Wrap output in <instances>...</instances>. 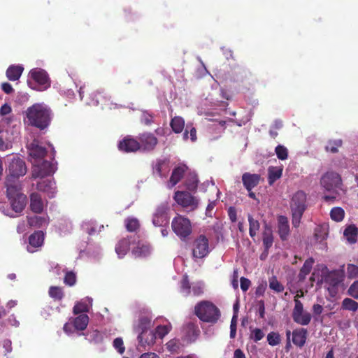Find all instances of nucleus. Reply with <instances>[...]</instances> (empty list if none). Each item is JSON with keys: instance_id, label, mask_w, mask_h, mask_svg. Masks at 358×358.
Listing matches in <instances>:
<instances>
[{"instance_id": "f257e3e1", "label": "nucleus", "mask_w": 358, "mask_h": 358, "mask_svg": "<svg viewBox=\"0 0 358 358\" xmlns=\"http://www.w3.org/2000/svg\"><path fill=\"white\" fill-rule=\"evenodd\" d=\"M26 117L29 125L43 130L50 124L52 110L43 103H34L27 109Z\"/></svg>"}, {"instance_id": "f03ea898", "label": "nucleus", "mask_w": 358, "mask_h": 358, "mask_svg": "<svg viewBox=\"0 0 358 358\" xmlns=\"http://www.w3.org/2000/svg\"><path fill=\"white\" fill-rule=\"evenodd\" d=\"M292 213V224L293 227L298 228L301 223L302 216L306 210L307 194L302 190L295 192L289 202Z\"/></svg>"}, {"instance_id": "7ed1b4c3", "label": "nucleus", "mask_w": 358, "mask_h": 358, "mask_svg": "<svg viewBox=\"0 0 358 358\" xmlns=\"http://www.w3.org/2000/svg\"><path fill=\"white\" fill-rule=\"evenodd\" d=\"M194 313L202 322L215 324L220 317L219 308L209 301H202L194 307Z\"/></svg>"}, {"instance_id": "20e7f679", "label": "nucleus", "mask_w": 358, "mask_h": 358, "mask_svg": "<svg viewBox=\"0 0 358 358\" xmlns=\"http://www.w3.org/2000/svg\"><path fill=\"white\" fill-rule=\"evenodd\" d=\"M173 231L181 239L187 238L192 231V224L188 218L178 215L171 222Z\"/></svg>"}, {"instance_id": "39448f33", "label": "nucleus", "mask_w": 358, "mask_h": 358, "mask_svg": "<svg viewBox=\"0 0 358 358\" xmlns=\"http://www.w3.org/2000/svg\"><path fill=\"white\" fill-rule=\"evenodd\" d=\"M345 265H342L340 269L329 271L324 275V282L329 285L328 291L331 296L338 293L339 285L343 282L345 278Z\"/></svg>"}, {"instance_id": "423d86ee", "label": "nucleus", "mask_w": 358, "mask_h": 358, "mask_svg": "<svg viewBox=\"0 0 358 358\" xmlns=\"http://www.w3.org/2000/svg\"><path fill=\"white\" fill-rule=\"evenodd\" d=\"M174 200L186 211H194L198 208L199 200L186 191H177L174 194Z\"/></svg>"}, {"instance_id": "0eeeda50", "label": "nucleus", "mask_w": 358, "mask_h": 358, "mask_svg": "<svg viewBox=\"0 0 358 358\" xmlns=\"http://www.w3.org/2000/svg\"><path fill=\"white\" fill-rule=\"evenodd\" d=\"M29 78L38 85L37 90L43 91L51 85V80L48 73L43 69L34 68L29 73Z\"/></svg>"}, {"instance_id": "6e6552de", "label": "nucleus", "mask_w": 358, "mask_h": 358, "mask_svg": "<svg viewBox=\"0 0 358 358\" xmlns=\"http://www.w3.org/2000/svg\"><path fill=\"white\" fill-rule=\"evenodd\" d=\"M320 184L327 191H334L336 189L341 188L342 179L338 173L328 171L322 176Z\"/></svg>"}, {"instance_id": "1a4fd4ad", "label": "nucleus", "mask_w": 358, "mask_h": 358, "mask_svg": "<svg viewBox=\"0 0 358 358\" xmlns=\"http://www.w3.org/2000/svg\"><path fill=\"white\" fill-rule=\"evenodd\" d=\"M210 252L209 241L206 236L199 235L193 242L192 255L194 258L201 259Z\"/></svg>"}, {"instance_id": "9d476101", "label": "nucleus", "mask_w": 358, "mask_h": 358, "mask_svg": "<svg viewBox=\"0 0 358 358\" xmlns=\"http://www.w3.org/2000/svg\"><path fill=\"white\" fill-rule=\"evenodd\" d=\"M8 171V173L6 177L20 179V177H22L26 174L27 169L24 161L17 157H13L9 162Z\"/></svg>"}, {"instance_id": "9b49d317", "label": "nucleus", "mask_w": 358, "mask_h": 358, "mask_svg": "<svg viewBox=\"0 0 358 358\" xmlns=\"http://www.w3.org/2000/svg\"><path fill=\"white\" fill-rule=\"evenodd\" d=\"M139 150L143 152L153 151L157 144L158 139L155 135L151 132H143L138 136Z\"/></svg>"}, {"instance_id": "f8f14e48", "label": "nucleus", "mask_w": 358, "mask_h": 358, "mask_svg": "<svg viewBox=\"0 0 358 358\" xmlns=\"http://www.w3.org/2000/svg\"><path fill=\"white\" fill-rule=\"evenodd\" d=\"M200 334L201 331L196 322H189L182 327V340L187 343H194Z\"/></svg>"}, {"instance_id": "ddd939ff", "label": "nucleus", "mask_w": 358, "mask_h": 358, "mask_svg": "<svg viewBox=\"0 0 358 358\" xmlns=\"http://www.w3.org/2000/svg\"><path fill=\"white\" fill-rule=\"evenodd\" d=\"M4 187L6 188V195L7 199L16 196L20 194H24L22 192V182L20 179H15L12 177H6L4 181Z\"/></svg>"}, {"instance_id": "4468645a", "label": "nucleus", "mask_w": 358, "mask_h": 358, "mask_svg": "<svg viewBox=\"0 0 358 358\" xmlns=\"http://www.w3.org/2000/svg\"><path fill=\"white\" fill-rule=\"evenodd\" d=\"M53 173L52 164L48 162L44 161L41 164L35 165L32 170V178H43Z\"/></svg>"}, {"instance_id": "2eb2a0df", "label": "nucleus", "mask_w": 358, "mask_h": 358, "mask_svg": "<svg viewBox=\"0 0 358 358\" xmlns=\"http://www.w3.org/2000/svg\"><path fill=\"white\" fill-rule=\"evenodd\" d=\"M118 149L124 152H135L139 150L138 139L127 136L118 143Z\"/></svg>"}, {"instance_id": "dca6fc26", "label": "nucleus", "mask_w": 358, "mask_h": 358, "mask_svg": "<svg viewBox=\"0 0 358 358\" xmlns=\"http://www.w3.org/2000/svg\"><path fill=\"white\" fill-rule=\"evenodd\" d=\"M167 210L168 208L164 204L157 208L152 218V223L155 226L160 227L168 222Z\"/></svg>"}, {"instance_id": "f3484780", "label": "nucleus", "mask_w": 358, "mask_h": 358, "mask_svg": "<svg viewBox=\"0 0 358 358\" xmlns=\"http://www.w3.org/2000/svg\"><path fill=\"white\" fill-rule=\"evenodd\" d=\"M8 200L11 209L16 213H21L25 208L27 202V198L24 194L10 197Z\"/></svg>"}, {"instance_id": "a211bd4d", "label": "nucleus", "mask_w": 358, "mask_h": 358, "mask_svg": "<svg viewBox=\"0 0 358 358\" xmlns=\"http://www.w3.org/2000/svg\"><path fill=\"white\" fill-rule=\"evenodd\" d=\"M261 180V176L257 173H244L242 175V182L247 190H252L257 187Z\"/></svg>"}, {"instance_id": "6ab92c4d", "label": "nucleus", "mask_w": 358, "mask_h": 358, "mask_svg": "<svg viewBox=\"0 0 358 358\" xmlns=\"http://www.w3.org/2000/svg\"><path fill=\"white\" fill-rule=\"evenodd\" d=\"M278 233L282 241H286L290 233L288 219L285 215L278 217Z\"/></svg>"}, {"instance_id": "aec40b11", "label": "nucleus", "mask_w": 358, "mask_h": 358, "mask_svg": "<svg viewBox=\"0 0 358 358\" xmlns=\"http://www.w3.org/2000/svg\"><path fill=\"white\" fill-rule=\"evenodd\" d=\"M29 156L35 159H41L47 154V150L45 147L41 145L38 141H33L29 148Z\"/></svg>"}, {"instance_id": "412c9836", "label": "nucleus", "mask_w": 358, "mask_h": 358, "mask_svg": "<svg viewBox=\"0 0 358 358\" xmlns=\"http://www.w3.org/2000/svg\"><path fill=\"white\" fill-rule=\"evenodd\" d=\"M291 335L292 336V342L296 346L299 348L304 346L308 336L307 329L304 328L296 329L292 333L291 332Z\"/></svg>"}, {"instance_id": "4be33fe9", "label": "nucleus", "mask_w": 358, "mask_h": 358, "mask_svg": "<svg viewBox=\"0 0 358 358\" xmlns=\"http://www.w3.org/2000/svg\"><path fill=\"white\" fill-rule=\"evenodd\" d=\"M151 327V319L147 316L141 317L138 320L135 331L138 334V338L142 340V337L146 335Z\"/></svg>"}, {"instance_id": "5701e85b", "label": "nucleus", "mask_w": 358, "mask_h": 358, "mask_svg": "<svg viewBox=\"0 0 358 358\" xmlns=\"http://www.w3.org/2000/svg\"><path fill=\"white\" fill-rule=\"evenodd\" d=\"M30 208L32 212L40 214L44 208V203L41 196L36 192L31 193L30 195Z\"/></svg>"}, {"instance_id": "b1692460", "label": "nucleus", "mask_w": 358, "mask_h": 358, "mask_svg": "<svg viewBox=\"0 0 358 358\" xmlns=\"http://www.w3.org/2000/svg\"><path fill=\"white\" fill-rule=\"evenodd\" d=\"M187 169L188 167L185 164H180L173 169L169 179V182L172 187L180 181Z\"/></svg>"}, {"instance_id": "393cba45", "label": "nucleus", "mask_w": 358, "mask_h": 358, "mask_svg": "<svg viewBox=\"0 0 358 358\" xmlns=\"http://www.w3.org/2000/svg\"><path fill=\"white\" fill-rule=\"evenodd\" d=\"M262 241L264 247V252L266 253L265 255L266 256L268 252V250L273 245V231L271 227L267 224H265L264 225V229L262 233Z\"/></svg>"}, {"instance_id": "a878e982", "label": "nucleus", "mask_w": 358, "mask_h": 358, "mask_svg": "<svg viewBox=\"0 0 358 358\" xmlns=\"http://www.w3.org/2000/svg\"><path fill=\"white\" fill-rule=\"evenodd\" d=\"M85 101L88 105L98 106L99 104L103 105L106 103L107 99L102 92L94 91L91 94H89V98L86 99Z\"/></svg>"}, {"instance_id": "bb28decb", "label": "nucleus", "mask_w": 358, "mask_h": 358, "mask_svg": "<svg viewBox=\"0 0 358 358\" xmlns=\"http://www.w3.org/2000/svg\"><path fill=\"white\" fill-rule=\"evenodd\" d=\"M130 239L123 238L118 241L115 246V252L120 258L124 257L130 249Z\"/></svg>"}, {"instance_id": "cd10ccee", "label": "nucleus", "mask_w": 358, "mask_h": 358, "mask_svg": "<svg viewBox=\"0 0 358 358\" xmlns=\"http://www.w3.org/2000/svg\"><path fill=\"white\" fill-rule=\"evenodd\" d=\"M53 184L50 180H43L37 182L36 189L40 192L47 193L50 197H53L55 193Z\"/></svg>"}, {"instance_id": "c85d7f7f", "label": "nucleus", "mask_w": 358, "mask_h": 358, "mask_svg": "<svg viewBox=\"0 0 358 358\" xmlns=\"http://www.w3.org/2000/svg\"><path fill=\"white\" fill-rule=\"evenodd\" d=\"M89 323V317L87 314H80L72 321V324L78 331L85 330Z\"/></svg>"}, {"instance_id": "c756f323", "label": "nucleus", "mask_w": 358, "mask_h": 358, "mask_svg": "<svg viewBox=\"0 0 358 358\" xmlns=\"http://www.w3.org/2000/svg\"><path fill=\"white\" fill-rule=\"evenodd\" d=\"M23 70L24 68L22 66L11 65L6 71V76L8 80L11 81H16L20 78Z\"/></svg>"}, {"instance_id": "7c9ffc66", "label": "nucleus", "mask_w": 358, "mask_h": 358, "mask_svg": "<svg viewBox=\"0 0 358 358\" xmlns=\"http://www.w3.org/2000/svg\"><path fill=\"white\" fill-rule=\"evenodd\" d=\"M151 248L149 244L138 243L136 247L132 250L135 257H145L150 254Z\"/></svg>"}, {"instance_id": "2f4dec72", "label": "nucleus", "mask_w": 358, "mask_h": 358, "mask_svg": "<svg viewBox=\"0 0 358 358\" xmlns=\"http://www.w3.org/2000/svg\"><path fill=\"white\" fill-rule=\"evenodd\" d=\"M314 262L313 257H310L305 261L298 275L299 281L302 282L306 279L307 275L310 273L312 269Z\"/></svg>"}, {"instance_id": "473e14b6", "label": "nucleus", "mask_w": 358, "mask_h": 358, "mask_svg": "<svg viewBox=\"0 0 358 358\" xmlns=\"http://www.w3.org/2000/svg\"><path fill=\"white\" fill-rule=\"evenodd\" d=\"M282 168L279 166H270L268 169V182L272 185L277 180L281 178Z\"/></svg>"}, {"instance_id": "72a5a7b5", "label": "nucleus", "mask_w": 358, "mask_h": 358, "mask_svg": "<svg viewBox=\"0 0 358 358\" xmlns=\"http://www.w3.org/2000/svg\"><path fill=\"white\" fill-rule=\"evenodd\" d=\"M13 138L8 130L0 131V150H6L12 146Z\"/></svg>"}, {"instance_id": "f704fd0d", "label": "nucleus", "mask_w": 358, "mask_h": 358, "mask_svg": "<svg viewBox=\"0 0 358 358\" xmlns=\"http://www.w3.org/2000/svg\"><path fill=\"white\" fill-rule=\"evenodd\" d=\"M343 235L348 243H355L357 240L358 229L355 225H350L345 229Z\"/></svg>"}, {"instance_id": "c9c22d12", "label": "nucleus", "mask_w": 358, "mask_h": 358, "mask_svg": "<svg viewBox=\"0 0 358 358\" xmlns=\"http://www.w3.org/2000/svg\"><path fill=\"white\" fill-rule=\"evenodd\" d=\"M44 241V234L41 231H35L29 237V243L33 248H38L42 245Z\"/></svg>"}, {"instance_id": "e433bc0d", "label": "nucleus", "mask_w": 358, "mask_h": 358, "mask_svg": "<svg viewBox=\"0 0 358 358\" xmlns=\"http://www.w3.org/2000/svg\"><path fill=\"white\" fill-rule=\"evenodd\" d=\"M170 126L174 133L180 134L184 129L185 120L182 117L176 116L171 119Z\"/></svg>"}, {"instance_id": "4c0bfd02", "label": "nucleus", "mask_w": 358, "mask_h": 358, "mask_svg": "<svg viewBox=\"0 0 358 358\" xmlns=\"http://www.w3.org/2000/svg\"><path fill=\"white\" fill-rule=\"evenodd\" d=\"M199 180L195 173H189L185 180V186L191 192H194L197 189Z\"/></svg>"}, {"instance_id": "58836bf2", "label": "nucleus", "mask_w": 358, "mask_h": 358, "mask_svg": "<svg viewBox=\"0 0 358 358\" xmlns=\"http://www.w3.org/2000/svg\"><path fill=\"white\" fill-rule=\"evenodd\" d=\"M156 340V336L155 334L153 331H148L146 335L142 337V340L140 338H138V344L141 347L145 348V347L151 346L155 343Z\"/></svg>"}, {"instance_id": "ea45409f", "label": "nucleus", "mask_w": 358, "mask_h": 358, "mask_svg": "<svg viewBox=\"0 0 358 358\" xmlns=\"http://www.w3.org/2000/svg\"><path fill=\"white\" fill-rule=\"evenodd\" d=\"M293 320L303 326L308 325L311 320V315L308 312H302L301 314L292 315Z\"/></svg>"}, {"instance_id": "a19ab883", "label": "nucleus", "mask_w": 358, "mask_h": 358, "mask_svg": "<svg viewBox=\"0 0 358 358\" xmlns=\"http://www.w3.org/2000/svg\"><path fill=\"white\" fill-rule=\"evenodd\" d=\"M48 294L55 301H61L64 296L62 287L58 286H50L48 290Z\"/></svg>"}, {"instance_id": "79ce46f5", "label": "nucleus", "mask_w": 358, "mask_h": 358, "mask_svg": "<svg viewBox=\"0 0 358 358\" xmlns=\"http://www.w3.org/2000/svg\"><path fill=\"white\" fill-rule=\"evenodd\" d=\"M248 219L249 222V234L252 238H254L259 229L260 224L259 221L255 220L251 215H248Z\"/></svg>"}, {"instance_id": "37998d69", "label": "nucleus", "mask_w": 358, "mask_h": 358, "mask_svg": "<svg viewBox=\"0 0 358 358\" xmlns=\"http://www.w3.org/2000/svg\"><path fill=\"white\" fill-rule=\"evenodd\" d=\"M342 145L343 141L341 139L329 140L325 146V150L334 154L337 153L338 152V148H341Z\"/></svg>"}, {"instance_id": "c03bdc74", "label": "nucleus", "mask_w": 358, "mask_h": 358, "mask_svg": "<svg viewBox=\"0 0 358 358\" xmlns=\"http://www.w3.org/2000/svg\"><path fill=\"white\" fill-rule=\"evenodd\" d=\"M343 310L355 312L358 309V303L350 298H345L341 304Z\"/></svg>"}, {"instance_id": "a18cd8bd", "label": "nucleus", "mask_w": 358, "mask_h": 358, "mask_svg": "<svg viewBox=\"0 0 358 358\" xmlns=\"http://www.w3.org/2000/svg\"><path fill=\"white\" fill-rule=\"evenodd\" d=\"M125 227L128 231H136L140 227V223L138 219L134 217H128L125 220Z\"/></svg>"}, {"instance_id": "49530a36", "label": "nucleus", "mask_w": 358, "mask_h": 358, "mask_svg": "<svg viewBox=\"0 0 358 358\" xmlns=\"http://www.w3.org/2000/svg\"><path fill=\"white\" fill-rule=\"evenodd\" d=\"M269 288L276 293H280L283 292L285 287L284 285L280 282L275 276H273L269 278Z\"/></svg>"}, {"instance_id": "de8ad7c7", "label": "nucleus", "mask_w": 358, "mask_h": 358, "mask_svg": "<svg viewBox=\"0 0 358 358\" xmlns=\"http://www.w3.org/2000/svg\"><path fill=\"white\" fill-rule=\"evenodd\" d=\"M331 218L336 222H341L345 216V211L341 207H334L330 212Z\"/></svg>"}, {"instance_id": "09e8293b", "label": "nucleus", "mask_w": 358, "mask_h": 358, "mask_svg": "<svg viewBox=\"0 0 358 358\" xmlns=\"http://www.w3.org/2000/svg\"><path fill=\"white\" fill-rule=\"evenodd\" d=\"M27 222L30 227H41L45 222V217L34 215L27 217Z\"/></svg>"}, {"instance_id": "8fccbe9b", "label": "nucleus", "mask_w": 358, "mask_h": 358, "mask_svg": "<svg viewBox=\"0 0 358 358\" xmlns=\"http://www.w3.org/2000/svg\"><path fill=\"white\" fill-rule=\"evenodd\" d=\"M166 349L171 352H178L182 347L180 341L177 338H173L168 341L166 344Z\"/></svg>"}, {"instance_id": "3c124183", "label": "nucleus", "mask_w": 358, "mask_h": 358, "mask_svg": "<svg viewBox=\"0 0 358 358\" xmlns=\"http://www.w3.org/2000/svg\"><path fill=\"white\" fill-rule=\"evenodd\" d=\"M189 133L190 135V139L192 142H194L196 141V130L195 127H193L192 124H187L185 130V132L183 133V139L185 141L188 139V134Z\"/></svg>"}, {"instance_id": "603ef678", "label": "nucleus", "mask_w": 358, "mask_h": 358, "mask_svg": "<svg viewBox=\"0 0 358 358\" xmlns=\"http://www.w3.org/2000/svg\"><path fill=\"white\" fill-rule=\"evenodd\" d=\"M171 330V325H159L156 327L155 334L156 337L158 336L160 338H163L166 335H167L169 331Z\"/></svg>"}, {"instance_id": "864d4df0", "label": "nucleus", "mask_w": 358, "mask_h": 358, "mask_svg": "<svg viewBox=\"0 0 358 358\" xmlns=\"http://www.w3.org/2000/svg\"><path fill=\"white\" fill-rule=\"evenodd\" d=\"M267 341L270 345L275 346L280 343V336L277 332L271 331L267 335Z\"/></svg>"}, {"instance_id": "5fc2aeb1", "label": "nucleus", "mask_w": 358, "mask_h": 358, "mask_svg": "<svg viewBox=\"0 0 358 358\" xmlns=\"http://www.w3.org/2000/svg\"><path fill=\"white\" fill-rule=\"evenodd\" d=\"M180 288L182 292H184L186 296L190 294L191 285L187 275H183L182 279L180 281Z\"/></svg>"}, {"instance_id": "6e6d98bb", "label": "nucleus", "mask_w": 358, "mask_h": 358, "mask_svg": "<svg viewBox=\"0 0 358 358\" xmlns=\"http://www.w3.org/2000/svg\"><path fill=\"white\" fill-rule=\"evenodd\" d=\"M88 306L83 302H78L75 304L73 308V313L74 315L82 314L83 313L88 312Z\"/></svg>"}, {"instance_id": "4d7b16f0", "label": "nucleus", "mask_w": 358, "mask_h": 358, "mask_svg": "<svg viewBox=\"0 0 358 358\" xmlns=\"http://www.w3.org/2000/svg\"><path fill=\"white\" fill-rule=\"evenodd\" d=\"M348 278L350 279L358 278V266L353 264H348L347 266Z\"/></svg>"}, {"instance_id": "13d9d810", "label": "nucleus", "mask_w": 358, "mask_h": 358, "mask_svg": "<svg viewBox=\"0 0 358 358\" xmlns=\"http://www.w3.org/2000/svg\"><path fill=\"white\" fill-rule=\"evenodd\" d=\"M76 282V275L73 271H68L66 273L64 283L69 286H73Z\"/></svg>"}, {"instance_id": "bf43d9fd", "label": "nucleus", "mask_w": 358, "mask_h": 358, "mask_svg": "<svg viewBox=\"0 0 358 358\" xmlns=\"http://www.w3.org/2000/svg\"><path fill=\"white\" fill-rule=\"evenodd\" d=\"M275 151L276 155L279 159L285 160L287 158L288 152H287V149L285 146L278 145L275 148Z\"/></svg>"}, {"instance_id": "052dcab7", "label": "nucleus", "mask_w": 358, "mask_h": 358, "mask_svg": "<svg viewBox=\"0 0 358 358\" xmlns=\"http://www.w3.org/2000/svg\"><path fill=\"white\" fill-rule=\"evenodd\" d=\"M264 337V333L261 329L255 328L251 331L250 339H252L254 342H258L262 340Z\"/></svg>"}, {"instance_id": "680f3d73", "label": "nucleus", "mask_w": 358, "mask_h": 358, "mask_svg": "<svg viewBox=\"0 0 358 358\" xmlns=\"http://www.w3.org/2000/svg\"><path fill=\"white\" fill-rule=\"evenodd\" d=\"M166 162L164 159H157L156 164L154 167V171L157 173V174L160 176L163 177L165 176V174L163 173V166L166 164Z\"/></svg>"}, {"instance_id": "e2e57ef3", "label": "nucleus", "mask_w": 358, "mask_h": 358, "mask_svg": "<svg viewBox=\"0 0 358 358\" xmlns=\"http://www.w3.org/2000/svg\"><path fill=\"white\" fill-rule=\"evenodd\" d=\"M348 294L355 299H358V280L355 281L349 287Z\"/></svg>"}, {"instance_id": "0e129e2a", "label": "nucleus", "mask_w": 358, "mask_h": 358, "mask_svg": "<svg viewBox=\"0 0 358 358\" xmlns=\"http://www.w3.org/2000/svg\"><path fill=\"white\" fill-rule=\"evenodd\" d=\"M113 346L120 354H123L125 348L124 346L123 340L121 338H116L113 341Z\"/></svg>"}, {"instance_id": "69168bd1", "label": "nucleus", "mask_w": 358, "mask_h": 358, "mask_svg": "<svg viewBox=\"0 0 358 358\" xmlns=\"http://www.w3.org/2000/svg\"><path fill=\"white\" fill-rule=\"evenodd\" d=\"M294 301L295 305L293 309L292 315L301 314L302 312H304L303 303L298 299H296V296H294Z\"/></svg>"}, {"instance_id": "338daca9", "label": "nucleus", "mask_w": 358, "mask_h": 358, "mask_svg": "<svg viewBox=\"0 0 358 358\" xmlns=\"http://www.w3.org/2000/svg\"><path fill=\"white\" fill-rule=\"evenodd\" d=\"M237 315H234L230 324V337L234 338L236 335Z\"/></svg>"}, {"instance_id": "774afa93", "label": "nucleus", "mask_w": 358, "mask_h": 358, "mask_svg": "<svg viewBox=\"0 0 358 358\" xmlns=\"http://www.w3.org/2000/svg\"><path fill=\"white\" fill-rule=\"evenodd\" d=\"M192 292L194 295L200 296L203 293V287L201 283L197 282L193 285Z\"/></svg>"}]
</instances>
